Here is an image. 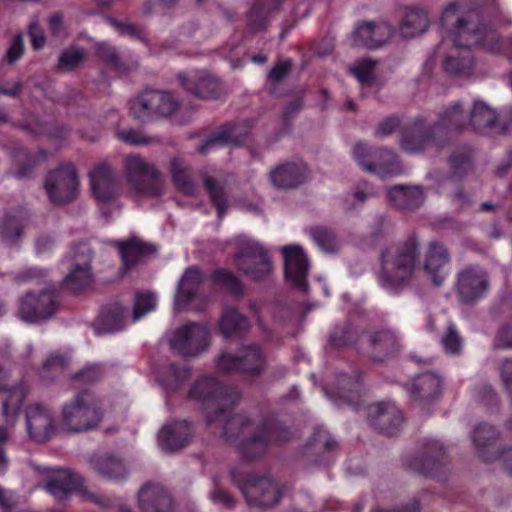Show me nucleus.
<instances>
[{"label":"nucleus","mask_w":512,"mask_h":512,"mask_svg":"<svg viewBox=\"0 0 512 512\" xmlns=\"http://www.w3.org/2000/svg\"><path fill=\"white\" fill-rule=\"evenodd\" d=\"M189 397L201 404L208 425L224 423L226 441L236 444L246 460L261 458L272 442H285L292 437L290 429L274 418L233 414L241 401L240 391L213 377L198 379L190 388Z\"/></svg>","instance_id":"f257e3e1"},{"label":"nucleus","mask_w":512,"mask_h":512,"mask_svg":"<svg viewBox=\"0 0 512 512\" xmlns=\"http://www.w3.org/2000/svg\"><path fill=\"white\" fill-rule=\"evenodd\" d=\"M419 255V243L415 237H409L393 253L389 250L382 251L378 276L380 285L389 290L405 286L412 277Z\"/></svg>","instance_id":"f03ea898"},{"label":"nucleus","mask_w":512,"mask_h":512,"mask_svg":"<svg viewBox=\"0 0 512 512\" xmlns=\"http://www.w3.org/2000/svg\"><path fill=\"white\" fill-rule=\"evenodd\" d=\"M101 399L90 390H83L67 401L61 410V424L70 433L97 428L104 418Z\"/></svg>","instance_id":"7ed1b4c3"},{"label":"nucleus","mask_w":512,"mask_h":512,"mask_svg":"<svg viewBox=\"0 0 512 512\" xmlns=\"http://www.w3.org/2000/svg\"><path fill=\"white\" fill-rule=\"evenodd\" d=\"M453 37L455 45L459 48L471 49L481 45L492 53L501 49L497 32L482 24L476 11H470L455 19Z\"/></svg>","instance_id":"20e7f679"},{"label":"nucleus","mask_w":512,"mask_h":512,"mask_svg":"<svg viewBox=\"0 0 512 512\" xmlns=\"http://www.w3.org/2000/svg\"><path fill=\"white\" fill-rule=\"evenodd\" d=\"M449 138L442 135L434 124L426 126L422 117L407 123L401 130L400 145L407 153H420L434 149L436 153L447 146Z\"/></svg>","instance_id":"39448f33"},{"label":"nucleus","mask_w":512,"mask_h":512,"mask_svg":"<svg viewBox=\"0 0 512 512\" xmlns=\"http://www.w3.org/2000/svg\"><path fill=\"white\" fill-rule=\"evenodd\" d=\"M353 158L361 169L379 176H393L403 173L398 155L386 147H370L359 141L353 147Z\"/></svg>","instance_id":"423d86ee"},{"label":"nucleus","mask_w":512,"mask_h":512,"mask_svg":"<svg viewBox=\"0 0 512 512\" xmlns=\"http://www.w3.org/2000/svg\"><path fill=\"white\" fill-rule=\"evenodd\" d=\"M224 373H239L246 378H259L267 369V358L258 345L243 347L237 354L222 353L216 360Z\"/></svg>","instance_id":"0eeeda50"},{"label":"nucleus","mask_w":512,"mask_h":512,"mask_svg":"<svg viewBox=\"0 0 512 512\" xmlns=\"http://www.w3.org/2000/svg\"><path fill=\"white\" fill-rule=\"evenodd\" d=\"M131 116L141 122L172 115L178 108L176 100L167 92L145 89L129 100Z\"/></svg>","instance_id":"6e6552de"},{"label":"nucleus","mask_w":512,"mask_h":512,"mask_svg":"<svg viewBox=\"0 0 512 512\" xmlns=\"http://www.w3.org/2000/svg\"><path fill=\"white\" fill-rule=\"evenodd\" d=\"M173 353L184 358H196L210 346L207 325L190 322L176 328L169 338Z\"/></svg>","instance_id":"1a4fd4ad"},{"label":"nucleus","mask_w":512,"mask_h":512,"mask_svg":"<svg viewBox=\"0 0 512 512\" xmlns=\"http://www.w3.org/2000/svg\"><path fill=\"white\" fill-rule=\"evenodd\" d=\"M44 189L55 205L73 202L79 190V178L74 165L61 164L49 171L44 180Z\"/></svg>","instance_id":"9d476101"},{"label":"nucleus","mask_w":512,"mask_h":512,"mask_svg":"<svg viewBox=\"0 0 512 512\" xmlns=\"http://www.w3.org/2000/svg\"><path fill=\"white\" fill-rule=\"evenodd\" d=\"M124 169L129 184L136 192L152 197L163 194L159 172L141 156H126Z\"/></svg>","instance_id":"9b49d317"},{"label":"nucleus","mask_w":512,"mask_h":512,"mask_svg":"<svg viewBox=\"0 0 512 512\" xmlns=\"http://www.w3.org/2000/svg\"><path fill=\"white\" fill-rule=\"evenodd\" d=\"M490 289L488 272L479 265H467L456 275L454 290L461 304L472 306Z\"/></svg>","instance_id":"f8f14e48"},{"label":"nucleus","mask_w":512,"mask_h":512,"mask_svg":"<svg viewBox=\"0 0 512 512\" xmlns=\"http://www.w3.org/2000/svg\"><path fill=\"white\" fill-rule=\"evenodd\" d=\"M237 268L255 281L267 280L273 272V263L268 252L257 242L241 244L235 255Z\"/></svg>","instance_id":"ddd939ff"},{"label":"nucleus","mask_w":512,"mask_h":512,"mask_svg":"<svg viewBox=\"0 0 512 512\" xmlns=\"http://www.w3.org/2000/svg\"><path fill=\"white\" fill-rule=\"evenodd\" d=\"M58 307V297L51 290L29 291L18 300L16 315L26 323H38L50 319Z\"/></svg>","instance_id":"4468645a"},{"label":"nucleus","mask_w":512,"mask_h":512,"mask_svg":"<svg viewBox=\"0 0 512 512\" xmlns=\"http://www.w3.org/2000/svg\"><path fill=\"white\" fill-rule=\"evenodd\" d=\"M232 483L242 492L249 505L272 507L282 498L278 485L269 478H249L244 483L238 482L235 471H231Z\"/></svg>","instance_id":"2eb2a0df"},{"label":"nucleus","mask_w":512,"mask_h":512,"mask_svg":"<svg viewBox=\"0 0 512 512\" xmlns=\"http://www.w3.org/2000/svg\"><path fill=\"white\" fill-rule=\"evenodd\" d=\"M26 430L29 438L37 443L49 441L56 433V422L52 410L41 403H32L25 408Z\"/></svg>","instance_id":"dca6fc26"},{"label":"nucleus","mask_w":512,"mask_h":512,"mask_svg":"<svg viewBox=\"0 0 512 512\" xmlns=\"http://www.w3.org/2000/svg\"><path fill=\"white\" fill-rule=\"evenodd\" d=\"M401 348L399 337L390 329L373 330L366 334L365 354L374 362L394 358Z\"/></svg>","instance_id":"f3484780"},{"label":"nucleus","mask_w":512,"mask_h":512,"mask_svg":"<svg viewBox=\"0 0 512 512\" xmlns=\"http://www.w3.org/2000/svg\"><path fill=\"white\" fill-rule=\"evenodd\" d=\"M369 424L384 435H393L404 422L402 411L390 401L375 402L367 406Z\"/></svg>","instance_id":"a211bd4d"},{"label":"nucleus","mask_w":512,"mask_h":512,"mask_svg":"<svg viewBox=\"0 0 512 512\" xmlns=\"http://www.w3.org/2000/svg\"><path fill=\"white\" fill-rule=\"evenodd\" d=\"M281 252L284 256L286 281L300 292L306 293L309 262L304 251L297 245H289L282 247Z\"/></svg>","instance_id":"6ab92c4d"},{"label":"nucleus","mask_w":512,"mask_h":512,"mask_svg":"<svg viewBox=\"0 0 512 512\" xmlns=\"http://www.w3.org/2000/svg\"><path fill=\"white\" fill-rule=\"evenodd\" d=\"M309 174L308 166L303 161H286L271 168L269 181L274 188L289 191L306 183Z\"/></svg>","instance_id":"aec40b11"},{"label":"nucleus","mask_w":512,"mask_h":512,"mask_svg":"<svg viewBox=\"0 0 512 512\" xmlns=\"http://www.w3.org/2000/svg\"><path fill=\"white\" fill-rule=\"evenodd\" d=\"M447 463V455L443 445L437 440H426L421 452L409 460L407 465L424 475L435 477Z\"/></svg>","instance_id":"412c9836"},{"label":"nucleus","mask_w":512,"mask_h":512,"mask_svg":"<svg viewBox=\"0 0 512 512\" xmlns=\"http://www.w3.org/2000/svg\"><path fill=\"white\" fill-rule=\"evenodd\" d=\"M76 263L63 280V286L74 293H79L89 288L93 283L91 261L93 252L85 245H79L75 251Z\"/></svg>","instance_id":"4be33fe9"},{"label":"nucleus","mask_w":512,"mask_h":512,"mask_svg":"<svg viewBox=\"0 0 512 512\" xmlns=\"http://www.w3.org/2000/svg\"><path fill=\"white\" fill-rule=\"evenodd\" d=\"M9 379L10 372L3 366H0V393H3L2 415L8 423L13 425L18 419L19 411L26 398L28 389L23 382L19 385L9 387Z\"/></svg>","instance_id":"5701e85b"},{"label":"nucleus","mask_w":512,"mask_h":512,"mask_svg":"<svg viewBox=\"0 0 512 512\" xmlns=\"http://www.w3.org/2000/svg\"><path fill=\"white\" fill-rule=\"evenodd\" d=\"M393 32V27L387 22H359L352 34V44L375 49L385 44Z\"/></svg>","instance_id":"b1692460"},{"label":"nucleus","mask_w":512,"mask_h":512,"mask_svg":"<svg viewBox=\"0 0 512 512\" xmlns=\"http://www.w3.org/2000/svg\"><path fill=\"white\" fill-rule=\"evenodd\" d=\"M44 487L58 500L66 499L74 491L80 494L87 492V488L84 486V478L69 469L53 471Z\"/></svg>","instance_id":"393cba45"},{"label":"nucleus","mask_w":512,"mask_h":512,"mask_svg":"<svg viewBox=\"0 0 512 512\" xmlns=\"http://www.w3.org/2000/svg\"><path fill=\"white\" fill-rule=\"evenodd\" d=\"M250 131L248 121L237 123H227L221 126L217 131L209 135L205 142L198 147V152L206 154L216 146H238L241 145Z\"/></svg>","instance_id":"a878e982"},{"label":"nucleus","mask_w":512,"mask_h":512,"mask_svg":"<svg viewBox=\"0 0 512 512\" xmlns=\"http://www.w3.org/2000/svg\"><path fill=\"white\" fill-rule=\"evenodd\" d=\"M181 86L201 99H217L221 95L219 81L206 71H195L178 76Z\"/></svg>","instance_id":"bb28decb"},{"label":"nucleus","mask_w":512,"mask_h":512,"mask_svg":"<svg viewBox=\"0 0 512 512\" xmlns=\"http://www.w3.org/2000/svg\"><path fill=\"white\" fill-rule=\"evenodd\" d=\"M204 280L205 276L199 268L192 266L186 269L178 283L174 299V309L177 312L185 309L197 296Z\"/></svg>","instance_id":"cd10ccee"},{"label":"nucleus","mask_w":512,"mask_h":512,"mask_svg":"<svg viewBox=\"0 0 512 512\" xmlns=\"http://www.w3.org/2000/svg\"><path fill=\"white\" fill-rule=\"evenodd\" d=\"M191 425L185 420L166 423L158 434L159 446L166 452H175L188 445Z\"/></svg>","instance_id":"c85d7f7f"},{"label":"nucleus","mask_w":512,"mask_h":512,"mask_svg":"<svg viewBox=\"0 0 512 512\" xmlns=\"http://www.w3.org/2000/svg\"><path fill=\"white\" fill-rule=\"evenodd\" d=\"M172 497L160 484L147 483L138 492L141 512H171Z\"/></svg>","instance_id":"c756f323"},{"label":"nucleus","mask_w":512,"mask_h":512,"mask_svg":"<svg viewBox=\"0 0 512 512\" xmlns=\"http://www.w3.org/2000/svg\"><path fill=\"white\" fill-rule=\"evenodd\" d=\"M442 380L433 372L417 375L408 385L410 397L421 405L429 404L441 394Z\"/></svg>","instance_id":"7c9ffc66"},{"label":"nucleus","mask_w":512,"mask_h":512,"mask_svg":"<svg viewBox=\"0 0 512 512\" xmlns=\"http://www.w3.org/2000/svg\"><path fill=\"white\" fill-rule=\"evenodd\" d=\"M93 195L100 202H109L117 196V181L113 169L108 164H100L90 172Z\"/></svg>","instance_id":"2f4dec72"},{"label":"nucleus","mask_w":512,"mask_h":512,"mask_svg":"<svg viewBox=\"0 0 512 512\" xmlns=\"http://www.w3.org/2000/svg\"><path fill=\"white\" fill-rule=\"evenodd\" d=\"M388 200L396 209L414 211L425 201V192L420 185L398 184L388 189Z\"/></svg>","instance_id":"473e14b6"},{"label":"nucleus","mask_w":512,"mask_h":512,"mask_svg":"<svg viewBox=\"0 0 512 512\" xmlns=\"http://www.w3.org/2000/svg\"><path fill=\"white\" fill-rule=\"evenodd\" d=\"M93 471L101 478L121 482L127 479L129 470L122 458L115 454L105 453L93 456L89 460Z\"/></svg>","instance_id":"72a5a7b5"},{"label":"nucleus","mask_w":512,"mask_h":512,"mask_svg":"<svg viewBox=\"0 0 512 512\" xmlns=\"http://www.w3.org/2000/svg\"><path fill=\"white\" fill-rule=\"evenodd\" d=\"M360 376L341 374L337 377L335 389L327 395L338 405H350L357 409L361 393Z\"/></svg>","instance_id":"f704fd0d"},{"label":"nucleus","mask_w":512,"mask_h":512,"mask_svg":"<svg viewBox=\"0 0 512 512\" xmlns=\"http://www.w3.org/2000/svg\"><path fill=\"white\" fill-rule=\"evenodd\" d=\"M115 245L118 248L125 270H130L141 263L145 257L157 252V247L154 244L144 242L136 237L116 242Z\"/></svg>","instance_id":"c9c22d12"},{"label":"nucleus","mask_w":512,"mask_h":512,"mask_svg":"<svg viewBox=\"0 0 512 512\" xmlns=\"http://www.w3.org/2000/svg\"><path fill=\"white\" fill-rule=\"evenodd\" d=\"M447 163L451 179H464L474 169V149L468 144L454 146L448 156Z\"/></svg>","instance_id":"e433bc0d"},{"label":"nucleus","mask_w":512,"mask_h":512,"mask_svg":"<svg viewBox=\"0 0 512 512\" xmlns=\"http://www.w3.org/2000/svg\"><path fill=\"white\" fill-rule=\"evenodd\" d=\"M450 259V253L444 244L438 241L428 243L424 269L431 275L435 286H440L444 282L445 277L440 274V270L450 262Z\"/></svg>","instance_id":"4c0bfd02"},{"label":"nucleus","mask_w":512,"mask_h":512,"mask_svg":"<svg viewBox=\"0 0 512 512\" xmlns=\"http://www.w3.org/2000/svg\"><path fill=\"white\" fill-rule=\"evenodd\" d=\"M498 113L482 100L474 101L469 112V127L479 133H487L497 127Z\"/></svg>","instance_id":"58836bf2"},{"label":"nucleus","mask_w":512,"mask_h":512,"mask_svg":"<svg viewBox=\"0 0 512 512\" xmlns=\"http://www.w3.org/2000/svg\"><path fill=\"white\" fill-rule=\"evenodd\" d=\"M469 114H466L461 102H454L441 113L438 121L434 124L439 127L442 135L448 138V131H462L469 127Z\"/></svg>","instance_id":"ea45409f"},{"label":"nucleus","mask_w":512,"mask_h":512,"mask_svg":"<svg viewBox=\"0 0 512 512\" xmlns=\"http://www.w3.org/2000/svg\"><path fill=\"white\" fill-rule=\"evenodd\" d=\"M499 438V431L491 425L480 424L473 432V442L478 448L479 457L485 462H491L498 459L499 455L496 452H490L489 449L494 446Z\"/></svg>","instance_id":"a19ab883"},{"label":"nucleus","mask_w":512,"mask_h":512,"mask_svg":"<svg viewBox=\"0 0 512 512\" xmlns=\"http://www.w3.org/2000/svg\"><path fill=\"white\" fill-rule=\"evenodd\" d=\"M126 309L120 303H112L100 312L97 332L99 334L112 333L121 330L125 325Z\"/></svg>","instance_id":"79ce46f5"},{"label":"nucleus","mask_w":512,"mask_h":512,"mask_svg":"<svg viewBox=\"0 0 512 512\" xmlns=\"http://www.w3.org/2000/svg\"><path fill=\"white\" fill-rule=\"evenodd\" d=\"M221 334L228 338L232 336H242L250 329L248 318L239 313L236 309L226 308L219 321Z\"/></svg>","instance_id":"37998d69"},{"label":"nucleus","mask_w":512,"mask_h":512,"mask_svg":"<svg viewBox=\"0 0 512 512\" xmlns=\"http://www.w3.org/2000/svg\"><path fill=\"white\" fill-rule=\"evenodd\" d=\"M429 24L427 12L423 9L413 8L406 12L400 24V32L405 38H413L424 33Z\"/></svg>","instance_id":"c03bdc74"},{"label":"nucleus","mask_w":512,"mask_h":512,"mask_svg":"<svg viewBox=\"0 0 512 512\" xmlns=\"http://www.w3.org/2000/svg\"><path fill=\"white\" fill-rule=\"evenodd\" d=\"M202 180L210 201L217 209L218 217L220 219L223 218L228 208V193L224 183L218 181L207 173H203Z\"/></svg>","instance_id":"a18cd8bd"},{"label":"nucleus","mask_w":512,"mask_h":512,"mask_svg":"<svg viewBox=\"0 0 512 512\" xmlns=\"http://www.w3.org/2000/svg\"><path fill=\"white\" fill-rule=\"evenodd\" d=\"M172 179L179 191L186 195H193L195 184L191 177V168L182 158H172L170 162Z\"/></svg>","instance_id":"49530a36"},{"label":"nucleus","mask_w":512,"mask_h":512,"mask_svg":"<svg viewBox=\"0 0 512 512\" xmlns=\"http://www.w3.org/2000/svg\"><path fill=\"white\" fill-rule=\"evenodd\" d=\"M190 368L187 365L171 363L162 368L159 381L167 391H176L189 378Z\"/></svg>","instance_id":"de8ad7c7"},{"label":"nucleus","mask_w":512,"mask_h":512,"mask_svg":"<svg viewBox=\"0 0 512 512\" xmlns=\"http://www.w3.org/2000/svg\"><path fill=\"white\" fill-rule=\"evenodd\" d=\"M357 328L350 322L344 321L334 327L329 336V345L334 348L353 346L358 342Z\"/></svg>","instance_id":"09e8293b"},{"label":"nucleus","mask_w":512,"mask_h":512,"mask_svg":"<svg viewBox=\"0 0 512 512\" xmlns=\"http://www.w3.org/2000/svg\"><path fill=\"white\" fill-rule=\"evenodd\" d=\"M22 221L12 215L5 216L0 222L1 240L8 246H18L24 234Z\"/></svg>","instance_id":"8fccbe9b"},{"label":"nucleus","mask_w":512,"mask_h":512,"mask_svg":"<svg viewBox=\"0 0 512 512\" xmlns=\"http://www.w3.org/2000/svg\"><path fill=\"white\" fill-rule=\"evenodd\" d=\"M12 158L14 177L24 179L32 174L37 163V159L32 153L23 147H18L13 150Z\"/></svg>","instance_id":"3c124183"},{"label":"nucleus","mask_w":512,"mask_h":512,"mask_svg":"<svg viewBox=\"0 0 512 512\" xmlns=\"http://www.w3.org/2000/svg\"><path fill=\"white\" fill-rule=\"evenodd\" d=\"M310 235L316 244L325 252H336L340 248L339 240L333 230L323 226L310 229Z\"/></svg>","instance_id":"603ef678"},{"label":"nucleus","mask_w":512,"mask_h":512,"mask_svg":"<svg viewBox=\"0 0 512 512\" xmlns=\"http://www.w3.org/2000/svg\"><path fill=\"white\" fill-rule=\"evenodd\" d=\"M270 16L264 4L261 3V1H256L247 15L248 28L253 33L265 30L268 26Z\"/></svg>","instance_id":"864d4df0"},{"label":"nucleus","mask_w":512,"mask_h":512,"mask_svg":"<svg viewBox=\"0 0 512 512\" xmlns=\"http://www.w3.org/2000/svg\"><path fill=\"white\" fill-rule=\"evenodd\" d=\"M96 55L102 61L119 70L127 71L138 67L137 62L132 63L131 67L126 66L122 58L119 56L116 48L107 43H100L96 46Z\"/></svg>","instance_id":"5fc2aeb1"},{"label":"nucleus","mask_w":512,"mask_h":512,"mask_svg":"<svg viewBox=\"0 0 512 512\" xmlns=\"http://www.w3.org/2000/svg\"><path fill=\"white\" fill-rule=\"evenodd\" d=\"M85 59V51L81 47H70L64 50L57 63V68L60 71H72L79 67Z\"/></svg>","instance_id":"6e6d98bb"},{"label":"nucleus","mask_w":512,"mask_h":512,"mask_svg":"<svg viewBox=\"0 0 512 512\" xmlns=\"http://www.w3.org/2000/svg\"><path fill=\"white\" fill-rule=\"evenodd\" d=\"M212 278L215 283L224 287L229 293L235 296L243 295L242 283L234 273L225 269H218L213 272Z\"/></svg>","instance_id":"4d7b16f0"},{"label":"nucleus","mask_w":512,"mask_h":512,"mask_svg":"<svg viewBox=\"0 0 512 512\" xmlns=\"http://www.w3.org/2000/svg\"><path fill=\"white\" fill-rule=\"evenodd\" d=\"M156 307V297L153 293H136L134 297L132 320L138 321Z\"/></svg>","instance_id":"13d9d810"},{"label":"nucleus","mask_w":512,"mask_h":512,"mask_svg":"<svg viewBox=\"0 0 512 512\" xmlns=\"http://www.w3.org/2000/svg\"><path fill=\"white\" fill-rule=\"evenodd\" d=\"M108 22L113 26L121 35H128L145 44H149V39L146 30L134 23L124 22L115 18H108Z\"/></svg>","instance_id":"bf43d9fd"},{"label":"nucleus","mask_w":512,"mask_h":512,"mask_svg":"<svg viewBox=\"0 0 512 512\" xmlns=\"http://www.w3.org/2000/svg\"><path fill=\"white\" fill-rule=\"evenodd\" d=\"M444 68L454 75H467L473 68V61L469 54L462 56H448L444 61Z\"/></svg>","instance_id":"052dcab7"},{"label":"nucleus","mask_w":512,"mask_h":512,"mask_svg":"<svg viewBox=\"0 0 512 512\" xmlns=\"http://www.w3.org/2000/svg\"><path fill=\"white\" fill-rule=\"evenodd\" d=\"M377 62L371 59H364L350 68L355 78L365 85H372L375 81L374 70Z\"/></svg>","instance_id":"680f3d73"},{"label":"nucleus","mask_w":512,"mask_h":512,"mask_svg":"<svg viewBox=\"0 0 512 512\" xmlns=\"http://www.w3.org/2000/svg\"><path fill=\"white\" fill-rule=\"evenodd\" d=\"M441 343L445 351L452 355H457L462 349V338L454 324L450 323L447 327V331L441 338Z\"/></svg>","instance_id":"e2e57ef3"},{"label":"nucleus","mask_w":512,"mask_h":512,"mask_svg":"<svg viewBox=\"0 0 512 512\" xmlns=\"http://www.w3.org/2000/svg\"><path fill=\"white\" fill-rule=\"evenodd\" d=\"M210 500L215 504L222 505L225 509L231 510L236 506L235 498L214 479V487L209 493Z\"/></svg>","instance_id":"0e129e2a"},{"label":"nucleus","mask_w":512,"mask_h":512,"mask_svg":"<svg viewBox=\"0 0 512 512\" xmlns=\"http://www.w3.org/2000/svg\"><path fill=\"white\" fill-rule=\"evenodd\" d=\"M293 62L290 59L278 61L267 75V80L274 85L279 84L292 71Z\"/></svg>","instance_id":"69168bd1"},{"label":"nucleus","mask_w":512,"mask_h":512,"mask_svg":"<svg viewBox=\"0 0 512 512\" xmlns=\"http://www.w3.org/2000/svg\"><path fill=\"white\" fill-rule=\"evenodd\" d=\"M117 137L124 143L136 146L151 144L154 141L152 137H148L135 129L118 131Z\"/></svg>","instance_id":"338daca9"},{"label":"nucleus","mask_w":512,"mask_h":512,"mask_svg":"<svg viewBox=\"0 0 512 512\" xmlns=\"http://www.w3.org/2000/svg\"><path fill=\"white\" fill-rule=\"evenodd\" d=\"M102 375L103 371L99 365H91L74 374L72 379L81 384H92L100 380Z\"/></svg>","instance_id":"774afa93"}]
</instances>
